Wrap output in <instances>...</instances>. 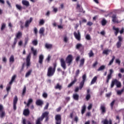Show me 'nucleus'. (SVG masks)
<instances>
[{"label": "nucleus", "mask_w": 124, "mask_h": 124, "mask_svg": "<svg viewBox=\"0 0 124 124\" xmlns=\"http://www.w3.org/2000/svg\"><path fill=\"white\" fill-rule=\"evenodd\" d=\"M57 65L56 64L54 65V67H52V66H49L47 69V76L49 77H51L53 76L54 74H55V72H56V67Z\"/></svg>", "instance_id": "1"}, {"label": "nucleus", "mask_w": 124, "mask_h": 124, "mask_svg": "<svg viewBox=\"0 0 124 124\" xmlns=\"http://www.w3.org/2000/svg\"><path fill=\"white\" fill-rule=\"evenodd\" d=\"M80 73V70L79 69H78L77 71H76V75L74 77V79L73 81H72L70 84H69L68 86V88H71V87H72L74 84L77 82V78L78 77L79 74Z\"/></svg>", "instance_id": "2"}, {"label": "nucleus", "mask_w": 124, "mask_h": 124, "mask_svg": "<svg viewBox=\"0 0 124 124\" xmlns=\"http://www.w3.org/2000/svg\"><path fill=\"white\" fill-rule=\"evenodd\" d=\"M115 85H116L117 88H121V87H122V84L121 82H119V81L117 80V79H114V80H112L111 83L110 87L113 88Z\"/></svg>", "instance_id": "3"}, {"label": "nucleus", "mask_w": 124, "mask_h": 124, "mask_svg": "<svg viewBox=\"0 0 124 124\" xmlns=\"http://www.w3.org/2000/svg\"><path fill=\"white\" fill-rule=\"evenodd\" d=\"M87 78V75L86 74H84L82 76V79L83 80L81 81V82L79 84V89L80 90H82V88L84 87V83L86 80Z\"/></svg>", "instance_id": "4"}, {"label": "nucleus", "mask_w": 124, "mask_h": 124, "mask_svg": "<svg viewBox=\"0 0 124 124\" xmlns=\"http://www.w3.org/2000/svg\"><path fill=\"white\" fill-rule=\"evenodd\" d=\"M55 119L56 120V124H62V115L58 114L55 115Z\"/></svg>", "instance_id": "5"}, {"label": "nucleus", "mask_w": 124, "mask_h": 124, "mask_svg": "<svg viewBox=\"0 0 124 124\" xmlns=\"http://www.w3.org/2000/svg\"><path fill=\"white\" fill-rule=\"evenodd\" d=\"M118 41L116 43V46L117 48H121L122 45V41H123V38L122 36H118Z\"/></svg>", "instance_id": "6"}, {"label": "nucleus", "mask_w": 124, "mask_h": 124, "mask_svg": "<svg viewBox=\"0 0 124 124\" xmlns=\"http://www.w3.org/2000/svg\"><path fill=\"white\" fill-rule=\"evenodd\" d=\"M73 58L72 55H69L67 58H66L65 62L66 63H68V65H70L73 62Z\"/></svg>", "instance_id": "7"}, {"label": "nucleus", "mask_w": 124, "mask_h": 124, "mask_svg": "<svg viewBox=\"0 0 124 124\" xmlns=\"http://www.w3.org/2000/svg\"><path fill=\"white\" fill-rule=\"evenodd\" d=\"M6 113L4 110V108L3 105L2 104H0V117L4 118L5 116Z\"/></svg>", "instance_id": "8"}, {"label": "nucleus", "mask_w": 124, "mask_h": 124, "mask_svg": "<svg viewBox=\"0 0 124 124\" xmlns=\"http://www.w3.org/2000/svg\"><path fill=\"white\" fill-rule=\"evenodd\" d=\"M31 54L30 53L29 55H28L26 58V66L27 67H29L31 64Z\"/></svg>", "instance_id": "9"}, {"label": "nucleus", "mask_w": 124, "mask_h": 124, "mask_svg": "<svg viewBox=\"0 0 124 124\" xmlns=\"http://www.w3.org/2000/svg\"><path fill=\"white\" fill-rule=\"evenodd\" d=\"M112 73H113V69H110L109 73V74H108V75L107 77L106 83L107 84H108V83H109V80L111 78Z\"/></svg>", "instance_id": "10"}, {"label": "nucleus", "mask_w": 124, "mask_h": 124, "mask_svg": "<svg viewBox=\"0 0 124 124\" xmlns=\"http://www.w3.org/2000/svg\"><path fill=\"white\" fill-rule=\"evenodd\" d=\"M74 34L75 38L77 39V40H78L79 41L81 40V34L79 30H78V33L75 32Z\"/></svg>", "instance_id": "11"}, {"label": "nucleus", "mask_w": 124, "mask_h": 124, "mask_svg": "<svg viewBox=\"0 0 124 124\" xmlns=\"http://www.w3.org/2000/svg\"><path fill=\"white\" fill-rule=\"evenodd\" d=\"M17 101H18V97L17 95H16L14 98V101H13L14 110H16V104L17 103Z\"/></svg>", "instance_id": "12"}, {"label": "nucleus", "mask_w": 124, "mask_h": 124, "mask_svg": "<svg viewBox=\"0 0 124 124\" xmlns=\"http://www.w3.org/2000/svg\"><path fill=\"white\" fill-rule=\"evenodd\" d=\"M112 29L114 31L115 36H117L118 33L120 32V29L119 27H115V26H113Z\"/></svg>", "instance_id": "13"}, {"label": "nucleus", "mask_w": 124, "mask_h": 124, "mask_svg": "<svg viewBox=\"0 0 124 124\" xmlns=\"http://www.w3.org/2000/svg\"><path fill=\"white\" fill-rule=\"evenodd\" d=\"M76 48L78 49V50H80V51H84V46H83V45L82 44L78 43L76 45Z\"/></svg>", "instance_id": "14"}, {"label": "nucleus", "mask_w": 124, "mask_h": 124, "mask_svg": "<svg viewBox=\"0 0 124 124\" xmlns=\"http://www.w3.org/2000/svg\"><path fill=\"white\" fill-rule=\"evenodd\" d=\"M61 66L62 67L63 69H66V63H65V62L64 59H61Z\"/></svg>", "instance_id": "15"}, {"label": "nucleus", "mask_w": 124, "mask_h": 124, "mask_svg": "<svg viewBox=\"0 0 124 124\" xmlns=\"http://www.w3.org/2000/svg\"><path fill=\"white\" fill-rule=\"evenodd\" d=\"M112 21L113 23H119V21L116 15H112Z\"/></svg>", "instance_id": "16"}, {"label": "nucleus", "mask_w": 124, "mask_h": 124, "mask_svg": "<svg viewBox=\"0 0 124 124\" xmlns=\"http://www.w3.org/2000/svg\"><path fill=\"white\" fill-rule=\"evenodd\" d=\"M100 110H101L102 114H105L106 113V107L105 105H101Z\"/></svg>", "instance_id": "17"}, {"label": "nucleus", "mask_w": 124, "mask_h": 124, "mask_svg": "<svg viewBox=\"0 0 124 124\" xmlns=\"http://www.w3.org/2000/svg\"><path fill=\"white\" fill-rule=\"evenodd\" d=\"M32 21H33L32 17H30L29 20H26L25 22V28H28L30 24H31Z\"/></svg>", "instance_id": "18"}, {"label": "nucleus", "mask_w": 124, "mask_h": 124, "mask_svg": "<svg viewBox=\"0 0 124 124\" xmlns=\"http://www.w3.org/2000/svg\"><path fill=\"white\" fill-rule=\"evenodd\" d=\"M44 60V56L43 55H40L39 57V63L40 64H43Z\"/></svg>", "instance_id": "19"}, {"label": "nucleus", "mask_w": 124, "mask_h": 124, "mask_svg": "<svg viewBox=\"0 0 124 124\" xmlns=\"http://www.w3.org/2000/svg\"><path fill=\"white\" fill-rule=\"evenodd\" d=\"M36 104L39 106H42L44 104V101L41 99H37L36 101Z\"/></svg>", "instance_id": "20"}, {"label": "nucleus", "mask_w": 124, "mask_h": 124, "mask_svg": "<svg viewBox=\"0 0 124 124\" xmlns=\"http://www.w3.org/2000/svg\"><path fill=\"white\" fill-rule=\"evenodd\" d=\"M43 121V118H42V115L41 117H39V118H38V119L36 121V124H42V122Z\"/></svg>", "instance_id": "21"}, {"label": "nucleus", "mask_w": 124, "mask_h": 124, "mask_svg": "<svg viewBox=\"0 0 124 124\" xmlns=\"http://www.w3.org/2000/svg\"><path fill=\"white\" fill-rule=\"evenodd\" d=\"M22 3L23 5L26 6V7H28L29 6H30V2L27 0H22Z\"/></svg>", "instance_id": "22"}, {"label": "nucleus", "mask_w": 124, "mask_h": 124, "mask_svg": "<svg viewBox=\"0 0 124 124\" xmlns=\"http://www.w3.org/2000/svg\"><path fill=\"white\" fill-rule=\"evenodd\" d=\"M30 114V111L29 109H24L23 111V114L24 116H29Z\"/></svg>", "instance_id": "23"}, {"label": "nucleus", "mask_w": 124, "mask_h": 124, "mask_svg": "<svg viewBox=\"0 0 124 124\" xmlns=\"http://www.w3.org/2000/svg\"><path fill=\"white\" fill-rule=\"evenodd\" d=\"M54 88L56 90H59L60 91H61V90H62V85H60V84L59 83H58L56 84V86H55L54 87Z\"/></svg>", "instance_id": "24"}, {"label": "nucleus", "mask_w": 124, "mask_h": 124, "mask_svg": "<svg viewBox=\"0 0 124 124\" xmlns=\"http://www.w3.org/2000/svg\"><path fill=\"white\" fill-rule=\"evenodd\" d=\"M45 31V27H41L39 29V33L41 35H44Z\"/></svg>", "instance_id": "25"}, {"label": "nucleus", "mask_w": 124, "mask_h": 124, "mask_svg": "<svg viewBox=\"0 0 124 124\" xmlns=\"http://www.w3.org/2000/svg\"><path fill=\"white\" fill-rule=\"evenodd\" d=\"M86 111V105L85 104H84V105H83V106L82 107V109H81L82 115H83V114H84Z\"/></svg>", "instance_id": "26"}, {"label": "nucleus", "mask_w": 124, "mask_h": 124, "mask_svg": "<svg viewBox=\"0 0 124 124\" xmlns=\"http://www.w3.org/2000/svg\"><path fill=\"white\" fill-rule=\"evenodd\" d=\"M22 35H23L22 32H21V31H18V32L16 33L17 41V39H20V38L22 37Z\"/></svg>", "instance_id": "27"}, {"label": "nucleus", "mask_w": 124, "mask_h": 124, "mask_svg": "<svg viewBox=\"0 0 124 124\" xmlns=\"http://www.w3.org/2000/svg\"><path fill=\"white\" fill-rule=\"evenodd\" d=\"M31 51L32 52L33 55L34 56H37L38 52L36 49H34L33 47L31 48Z\"/></svg>", "instance_id": "28"}, {"label": "nucleus", "mask_w": 124, "mask_h": 124, "mask_svg": "<svg viewBox=\"0 0 124 124\" xmlns=\"http://www.w3.org/2000/svg\"><path fill=\"white\" fill-rule=\"evenodd\" d=\"M16 75H14L13 77H12L11 80L9 83L10 85H12L13 82L15 81L16 79Z\"/></svg>", "instance_id": "29"}, {"label": "nucleus", "mask_w": 124, "mask_h": 124, "mask_svg": "<svg viewBox=\"0 0 124 124\" xmlns=\"http://www.w3.org/2000/svg\"><path fill=\"white\" fill-rule=\"evenodd\" d=\"M112 124V122L111 121V120H109V122L108 121L107 119H105L103 121V124Z\"/></svg>", "instance_id": "30"}, {"label": "nucleus", "mask_w": 124, "mask_h": 124, "mask_svg": "<svg viewBox=\"0 0 124 124\" xmlns=\"http://www.w3.org/2000/svg\"><path fill=\"white\" fill-rule=\"evenodd\" d=\"M97 80V76H94V77H93V79H92L91 81V84L93 85V84H94L96 82Z\"/></svg>", "instance_id": "31"}, {"label": "nucleus", "mask_w": 124, "mask_h": 124, "mask_svg": "<svg viewBox=\"0 0 124 124\" xmlns=\"http://www.w3.org/2000/svg\"><path fill=\"white\" fill-rule=\"evenodd\" d=\"M9 62L11 63H13L15 62V57L13 55H12L11 56L10 58H9Z\"/></svg>", "instance_id": "32"}, {"label": "nucleus", "mask_w": 124, "mask_h": 124, "mask_svg": "<svg viewBox=\"0 0 124 124\" xmlns=\"http://www.w3.org/2000/svg\"><path fill=\"white\" fill-rule=\"evenodd\" d=\"M79 97V94H78L77 93H74L73 98L75 99V100H78Z\"/></svg>", "instance_id": "33"}, {"label": "nucleus", "mask_w": 124, "mask_h": 124, "mask_svg": "<svg viewBox=\"0 0 124 124\" xmlns=\"http://www.w3.org/2000/svg\"><path fill=\"white\" fill-rule=\"evenodd\" d=\"M48 115L47 111L44 112V113H42V121H43L44 118H46V116Z\"/></svg>", "instance_id": "34"}, {"label": "nucleus", "mask_w": 124, "mask_h": 124, "mask_svg": "<svg viewBox=\"0 0 124 124\" xmlns=\"http://www.w3.org/2000/svg\"><path fill=\"white\" fill-rule=\"evenodd\" d=\"M85 63V59H81L80 61V64L79 66L81 67V66H83L84 64Z\"/></svg>", "instance_id": "35"}, {"label": "nucleus", "mask_w": 124, "mask_h": 124, "mask_svg": "<svg viewBox=\"0 0 124 124\" xmlns=\"http://www.w3.org/2000/svg\"><path fill=\"white\" fill-rule=\"evenodd\" d=\"M45 47L46 49H51L53 47V45L52 44H48V43H46L45 45Z\"/></svg>", "instance_id": "36"}, {"label": "nucleus", "mask_w": 124, "mask_h": 124, "mask_svg": "<svg viewBox=\"0 0 124 124\" xmlns=\"http://www.w3.org/2000/svg\"><path fill=\"white\" fill-rule=\"evenodd\" d=\"M110 52V50H109L108 49H107V50H104V51H103V54L105 55H107V56H108V55Z\"/></svg>", "instance_id": "37"}, {"label": "nucleus", "mask_w": 124, "mask_h": 124, "mask_svg": "<svg viewBox=\"0 0 124 124\" xmlns=\"http://www.w3.org/2000/svg\"><path fill=\"white\" fill-rule=\"evenodd\" d=\"M77 9H78L79 12H83V8H80V5L78 3L77 4Z\"/></svg>", "instance_id": "38"}, {"label": "nucleus", "mask_w": 124, "mask_h": 124, "mask_svg": "<svg viewBox=\"0 0 124 124\" xmlns=\"http://www.w3.org/2000/svg\"><path fill=\"white\" fill-rule=\"evenodd\" d=\"M32 72V69H30V70H29L26 74L25 77H29V76H30V75H31V73Z\"/></svg>", "instance_id": "39"}, {"label": "nucleus", "mask_w": 124, "mask_h": 124, "mask_svg": "<svg viewBox=\"0 0 124 124\" xmlns=\"http://www.w3.org/2000/svg\"><path fill=\"white\" fill-rule=\"evenodd\" d=\"M106 66L105 65H101L99 68L97 69V71H101L102 70H104L105 69Z\"/></svg>", "instance_id": "40"}, {"label": "nucleus", "mask_w": 124, "mask_h": 124, "mask_svg": "<svg viewBox=\"0 0 124 124\" xmlns=\"http://www.w3.org/2000/svg\"><path fill=\"white\" fill-rule=\"evenodd\" d=\"M94 53L92 50H91L90 52L88 53V56L90 58H92V57H94Z\"/></svg>", "instance_id": "41"}, {"label": "nucleus", "mask_w": 124, "mask_h": 124, "mask_svg": "<svg viewBox=\"0 0 124 124\" xmlns=\"http://www.w3.org/2000/svg\"><path fill=\"white\" fill-rule=\"evenodd\" d=\"M32 102H33V99L32 98H30L28 100V101L27 104L28 107H29L30 106V104H31Z\"/></svg>", "instance_id": "42"}, {"label": "nucleus", "mask_w": 124, "mask_h": 124, "mask_svg": "<svg viewBox=\"0 0 124 124\" xmlns=\"http://www.w3.org/2000/svg\"><path fill=\"white\" fill-rule=\"evenodd\" d=\"M11 85L10 84V82H9V85H8V86L6 88L8 95L9 94V92L10 90H11Z\"/></svg>", "instance_id": "43"}, {"label": "nucleus", "mask_w": 124, "mask_h": 124, "mask_svg": "<svg viewBox=\"0 0 124 124\" xmlns=\"http://www.w3.org/2000/svg\"><path fill=\"white\" fill-rule=\"evenodd\" d=\"M115 59V57L114 56H113L112 57V59L111 60V61H110V62H109L108 65H111L112 64V63H113V62H114Z\"/></svg>", "instance_id": "44"}, {"label": "nucleus", "mask_w": 124, "mask_h": 124, "mask_svg": "<svg viewBox=\"0 0 124 124\" xmlns=\"http://www.w3.org/2000/svg\"><path fill=\"white\" fill-rule=\"evenodd\" d=\"M44 24H45V20H44L43 18H42L39 21V25H40V26H43Z\"/></svg>", "instance_id": "45"}, {"label": "nucleus", "mask_w": 124, "mask_h": 124, "mask_svg": "<svg viewBox=\"0 0 124 124\" xmlns=\"http://www.w3.org/2000/svg\"><path fill=\"white\" fill-rule=\"evenodd\" d=\"M26 91H27V88L26 86H24V87L23 88V90L22 91V95L23 96H24L25 94H26Z\"/></svg>", "instance_id": "46"}, {"label": "nucleus", "mask_w": 124, "mask_h": 124, "mask_svg": "<svg viewBox=\"0 0 124 124\" xmlns=\"http://www.w3.org/2000/svg\"><path fill=\"white\" fill-rule=\"evenodd\" d=\"M6 26V23H4V22L2 23L1 27V31H3V30H4V29H5Z\"/></svg>", "instance_id": "47"}, {"label": "nucleus", "mask_w": 124, "mask_h": 124, "mask_svg": "<svg viewBox=\"0 0 124 124\" xmlns=\"http://www.w3.org/2000/svg\"><path fill=\"white\" fill-rule=\"evenodd\" d=\"M124 90H123V89H122V90H121V91H117V94L118 95H121V94H122L123 93Z\"/></svg>", "instance_id": "48"}, {"label": "nucleus", "mask_w": 124, "mask_h": 124, "mask_svg": "<svg viewBox=\"0 0 124 124\" xmlns=\"http://www.w3.org/2000/svg\"><path fill=\"white\" fill-rule=\"evenodd\" d=\"M33 32L34 33V34L35 35H37V33H38V29L37 28V27H34L33 29Z\"/></svg>", "instance_id": "49"}, {"label": "nucleus", "mask_w": 124, "mask_h": 124, "mask_svg": "<svg viewBox=\"0 0 124 124\" xmlns=\"http://www.w3.org/2000/svg\"><path fill=\"white\" fill-rule=\"evenodd\" d=\"M91 97V95L90 93H87L86 96V100H89Z\"/></svg>", "instance_id": "50"}, {"label": "nucleus", "mask_w": 124, "mask_h": 124, "mask_svg": "<svg viewBox=\"0 0 124 124\" xmlns=\"http://www.w3.org/2000/svg\"><path fill=\"white\" fill-rule=\"evenodd\" d=\"M16 7L18 9V10H22V7L21 5H19L18 4H16Z\"/></svg>", "instance_id": "51"}, {"label": "nucleus", "mask_w": 124, "mask_h": 124, "mask_svg": "<svg viewBox=\"0 0 124 124\" xmlns=\"http://www.w3.org/2000/svg\"><path fill=\"white\" fill-rule=\"evenodd\" d=\"M32 45H34V46H37L38 45V41L37 40H33L32 41Z\"/></svg>", "instance_id": "52"}, {"label": "nucleus", "mask_w": 124, "mask_h": 124, "mask_svg": "<svg viewBox=\"0 0 124 124\" xmlns=\"http://www.w3.org/2000/svg\"><path fill=\"white\" fill-rule=\"evenodd\" d=\"M107 23V20H106V19H102V26H106Z\"/></svg>", "instance_id": "53"}, {"label": "nucleus", "mask_w": 124, "mask_h": 124, "mask_svg": "<svg viewBox=\"0 0 124 124\" xmlns=\"http://www.w3.org/2000/svg\"><path fill=\"white\" fill-rule=\"evenodd\" d=\"M49 102H47L46 104V105L44 107L45 110H46L47 109H48V108L49 107Z\"/></svg>", "instance_id": "54"}, {"label": "nucleus", "mask_w": 124, "mask_h": 124, "mask_svg": "<svg viewBox=\"0 0 124 124\" xmlns=\"http://www.w3.org/2000/svg\"><path fill=\"white\" fill-rule=\"evenodd\" d=\"M47 113H48V114L46 116V119L45 120L46 122H48V121H49V112L47 111Z\"/></svg>", "instance_id": "55"}, {"label": "nucleus", "mask_w": 124, "mask_h": 124, "mask_svg": "<svg viewBox=\"0 0 124 124\" xmlns=\"http://www.w3.org/2000/svg\"><path fill=\"white\" fill-rule=\"evenodd\" d=\"M43 97H44V98H47L48 96V94L46 93H43Z\"/></svg>", "instance_id": "56"}, {"label": "nucleus", "mask_w": 124, "mask_h": 124, "mask_svg": "<svg viewBox=\"0 0 124 124\" xmlns=\"http://www.w3.org/2000/svg\"><path fill=\"white\" fill-rule=\"evenodd\" d=\"M115 101H116V100L114 99V100H113V101H112V102H111V103H110V106H111V107L112 108H113V106H114V103H115Z\"/></svg>", "instance_id": "57"}, {"label": "nucleus", "mask_w": 124, "mask_h": 124, "mask_svg": "<svg viewBox=\"0 0 124 124\" xmlns=\"http://www.w3.org/2000/svg\"><path fill=\"white\" fill-rule=\"evenodd\" d=\"M86 38L87 40H91V38L90 34H87Z\"/></svg>", "instance_id": "58"}, {"label": "nucleus", "mask_w": 124, "mask_h": 124, "mask_svg": "<svg viewBox=\"0 0 124 124\" xmlns=\"http://www.w3.org/2000/svg\"><path fill=\"white\" fill-rule=\"evenodd\" d=\"M68 39L67 38V36H64V38H63V41L64 42H65V43H67Z\"/></svg>", "instance_id": "59"}, {"label": "nucleus", "mask_w": 124, "mask_h": 124, "mask_svg": "<svg viewBox=\"0 0 124 124\" xmlns=\"http://www.w3.org/2000/svg\"><path fill=\"white\" fill-rule=\"evenodd\" d=\"M86 117H90L91 116V112H87L86 113Z\"/></svg>", "instance_id": "60"}, {"label": "nucleus", "mask_w": 124, "mask_h": 124, "mask_svg": "<svg viewBox=\"0 0 124 124\" xmlns=\"http://www.w3.org/2000/svg\"><path fill=\"white\" fill-rule=\"evenodd\" d=\"M14 46H15H15H16V44L17 42V39L16 35V38H15V40H14Z\"/></svg>", "instance_id": "61"}, {"label": "nucleus", "mask_w": 124, "mask_h": 124, "mask_svg": "<svg viewBox=\"0 0 124 124\" xmlns=\"http://www.w3.org/2000/svg\"><path fill=\"white\" fill-rule=\"evenodd\" d=\"M116 63H118V64H119V65H120L121 62V61H120V60L117 59V60H116Z\"/></svg>", "instance_id": "62"}, {"label": "nucleus", "mask_w": 124, "mask_h": 124, "mask_svg": "<svg viewBox=\"0 0 124 124\" xmlns=\"http://www.w3.org/2000/svg\"><path fill=\"white\" fill-rule=\"evenodd\" d=\"M120 33L121 34H122L123 33H124V27H123V28H122V29L121 30H120Z\"/></svg>", "instance_id": "63"}, {"label": "nucleus", "mask_w": 124, "mask_h": 124, "mask_svg": "<svg viewBox=\"0 0 124 124\" xmlns=\"http://www.w3.org/2000/svg\"><path fill=\"white\" fill-rule=\"evenodd\" d=\"M92 108H93V104H90V105H89L88 107V110H91V109H92Z\"/></svg>", "instance_id": "64"}]
</instances>
